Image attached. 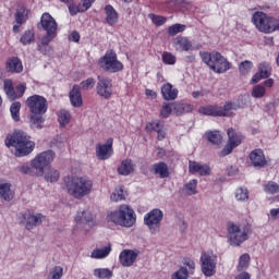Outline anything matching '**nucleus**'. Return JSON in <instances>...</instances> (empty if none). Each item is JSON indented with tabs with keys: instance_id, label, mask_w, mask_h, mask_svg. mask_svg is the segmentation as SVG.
<instances>
[{
	"instance_id": "nucleus-18",
	"label": "nucleus",
	"mask_w": 279,
	"mask_h": 279,
	"mask_svg": "<svg viewBox=\"0 0 279 279\" xmlns=\"http://www.w3.org/2000/svg\"><path fill=\"white\" fill-rule=\"evenodd\" d=\"M75 222L76 226H88V228H93V226H95V218L93 217V213L83 209L77 211Z\"/></svg>"
},
{
	"instance_id": "nucleus-4",
	"label": "nucleus",
	"mask_w": 279,
	"mask_h": 279,
	"mask_svg": "<svg viewBox=\"0 0 279 279\" xmlns=\"http://www.w3.org/2000/svg\"><path fill=\"white\" fill-rule=\"evenodd\" d=\"M108 223L120 226L121 228H132L136 223V213L126 204L120 205L118 209L111 210L107 215Z\"/></svg>"
},
{
	"instance_id": "nucleus-25",
	"label": "nucleus",
	"mask_w": 279,
	"mask_h": 279,
	"mask_svg": "<svg viewBox=\"0 0 279 279\" xmlns=\"http://www.w3.org/2000/svg\"><path fill=\"white\" fill-rule=\"evenodd\" d=\"M7 71L9 73H22L23 72V63L19 57H12L7 60Z\"/></svg>"
},
{
	"instance_id": "nucleus-56",
	"label": "nucleus",
	"mask_w": 279,
	"mask_h": 279,
	"mask_svg": "<svg viewBox=\"0 0 279 279\" xmlns=\"http://www.w3.org/2000/svg\"><path fill=\"white\" fill-rule=\"evenodd\" d=\"M95 84H96L95 78L93 77L86 78L81 83L80 89L82 88V90H92V88H95Z\"/></svg>"
},
{
	"instance_id": "nucleus-30",
	"label": "nucleus",
	"mask_w": 279,
	"mask_h": 279,
	"mask_svg": "<svg viewBox=\"0 0 279 279\" xmlns=\"http://www.w3.org/2000/svg\"><path fill=\"white\" fill-rule=\"evenodd\" d=\"M118 173L120 175H130L131 173H134V163L132 162V159L122 160L118 167Z\"/></svg>"
},
{
	"instance_id": "nucleus-12",
	"label": "nucleus",
	"mask_w": 279,
	"mask_h": 279,
	"mask_svg": "<svg viewBox=\"0 0 279 279\" xmlns=\"http://www.w3.org/2000/svg\"><path fill=\"white\" fill-rule=\"evenodd\" d=\"M272 17L265 14V12L256 11L253 13L252 23L255 25L258 32H263L264 34H269V29L271 27Z\"/></svg>"
},
{
	"instance_id": "nucleus-17",
	"label": "nucleus",
	"mask_w": 279,
	"mask_h": 279,
	"mask_svg": "<svg viewBox=\"0 0 279 279\" xmlns=\"http://www.w3.org/2000/svg\"><path fill=\"white\" fill-rule=\"evenodd\" d=\"M172 45L175 51H179V52L195 51V48L193 47V41H191L189 37L178 36L173 39Z\"/></svg>"
},
{
	"instance_id": "nucleus-33",
	"label": "nucleus",
	"mask_w": 279,
	"mask_h": 279,
	"mask_svg": "<svg viewBox=\"0 0 279 279\" xmlns=\"http://www.w3.org/2000/svg\"><path fill=\"white\" fill-rule=\"evenodd\" d=\"M153 172L161 179L169 178V167L165 162L155 163L153 166Z\"/></svg>"
},
{
	"instance_id": "nucleus-1",
	"label": "nucleus",
	"mask_w": 279,
	"mask_h": 279,
	"mask_svg": "<svg viewBox=\"0 0 279 279\" xmlns=\"http://www.w3.org/2000/svg\"><path fill=\"white\" fill-rule=\"evenodd\" d=\"M63 189L74 199H84L93 193V180L88 177L69 174L63 178Z\"/></svg>"
},
{
	"instance_id": "nucleus-29",
	"label": "nucleus",
	"mask_w": 279,
	"mask_h": 279,
	"mask_svg": "<svg viewBox=\"0 0 279 279\" xmlns=\"http://www.w3.org/2000/svg\"><path fill=\"white\" fill-rule=\"evenodd\" d=\"M0 197H2L4 202H12V199H14V192L12 191V184L0 183Z\"/></svg>"
},
{
	"instance_id": "nucleus-39",
	"label": "nucleus",
	"mask_w": 279,
	"mask_h": 279,
	"mask_svg": "<svg viewBox=\"0 0 279 279\" xmlns=\"http://www.w3.org/2000/svg\"><path fill=\"white\" fill-rule=\"evenodd\" d=\"M250 254L244 253L239 257L236 269L238 271H245L250 267Z\"/></svg>"
},
{
	"instance_id": "nucleus-2",
	"label": "nucleus",
	"mask_w": 279,
	"mask_h": 279,
	"mask_svg": "<svg viewBox=\"0 0 279 279\" xmlns=\"http://www.w3.org/2000/svg\"><path fill=\"white\" fill-rule=\"evenodd\" d=\"M26 106L31 112V128L40 130L43 128V114L49 108L47 98L40 95H33L26 99Z\"/></svg>"
},
{
	"instance_id": "nucleus-45",
	"label": "nucleus",
	"mask_w": 279,
	"mask_h": 279,
	"mask_svg": "<svg viewBox=\"0 0 279 279\" xmlns=\"http://www.w3.org/2000/svg\"><path fill=\"white\" fill-rule=\"evenodd\" d=\"M10 112L13 121H21V102L15 101L10 107Z\"/></svg>"
},
{
	"instance_id": "nucleus-61",
	"label": "nucleus",
	"mask_w": 279,
	"mask_h": 279,
	"mask_svg": "<svg viewBox=\"0 0 279 279\" xmlns=\"http://www.w3.org/2000/svg\"><path fill=\"white\" fill-rule=\"evenodd\" d=\"M183 265H185V267H187L190 269V274L191 271H193L195 269V262L189 258H185L183 260Z\"/></svg>"
},
{
	"instance_id": "nucleus-63",
	"label": "nucleus",
	"mask_w": 279,
	"mask_h": 279,
	"mask_svg": "<svg viewBox=\"0 0 279 279\" xmlns=\"http://www.w3.org/2000/svg\"><path fill=\"white\" fill-rule=\"evenodd\" d=\"M69 39L72 40V43H80V33L75 31L72 32Z\"/></svg>"
},
{
	"instance_id": "nucleus-37",
	"label": "nucleus",
	"mask_w": 279,
	"mask_h": 279,
	"mask_svg": "<svg viewBox=\"0 0 279 279\" xmlns=\"http://www.w3.org/2000/svg\"><path fill=\"white\" fill-rule=\"evenodd\" d=\"M46 182H50L51 184L58 182L60 180V171L54 168H50L47 172H44Z\"/></svg>"
},
{
	"instance_id": "nucleus-49",
	"label": "nucleus",
	"mask_w": 279,
	"mask_h": 279,
	"mask_svg": "<svg viewBox=\"0 0 279 279\" xmlns=\"http://www.w3.org/2000/svg\"><path fill=\"white\" fill-rule=\"evenodd\" d=\"M163 128L165 123L159 120H155L146 125L147 132H151V130H154V132H160Z\"/></svg>"
},
{
	"instance_id": "nucleus-21",
	"label": "nucleus",
	"mask_w": 279,
	"mask_h": 279,
	"mask_svg": "<svg viewBox=\"0 0 279 279\" xmlns=\"http://www.w3.org/2000/svg\"><path fill=\"white\" fill-rule=\"evenodd\" d=\"M189 171L201 175H210V166L197 161H189Z\"/></svg>"
},
{
	"instance_id": "nucleus-20",
	"label": "nucleus",
	"mask_w": 279,
	"mask_h": 279,
	"mask_svg": "<svg viewBox=\"0 0 279 279\" xmlns=\"http://www.w3.org/2000/svg\"><path fill=\"white\" fill-rule=\"evenodd\" d=\"M26 220V230H34V228L43 223V214L27 213L23 215Z\"/></svg>"
},
{
	"instance_id": "nucleus-5",
	"label": "nucleus",
	"mask_w": 279,
	"mask_h": 279,
	"mask_svg": "<svg viewBox=\"0 0 279 279\" xmlns=\"http://www.w3.org/2000/svg\"><path fill=\"white\" fill-rule=\"evenodd\" d=\"M199 57L204 64H207L214 73H226L232 69V63L226 57L217 51L206 52L201 51Z\"/></svg>"
},
{
	"instance_id": "nucleus-38",
	"label": "nucleus",
	"mask_w": 279,
	"mask_h": 279,
	"mask_svg": "<svg viewBox=\"0 0 279 279\" xmlns=\"http://www.w3.org/2000/svg\"><path fill=\"white\" fill-rule=\"evenodd\" d=\"M185 195H197V179L190 180L184 186Z\"/></svg>"
},
{
	"instance_id": "nucleus-27",
	"label": "nucleus",
	"mask_w": 279,
	"mask_h": 279,
	"mask_svg": "<svg viewBox=\"0 0 279 279\" xmlns=\"http://www.w3.org/2000/svg\"><path fill=\"white\" fill-rule=\"evenodd\" d=\"M70 101L74 108H81L82 100V92L80 90V85H74L70 92Z\"/></svg>"
},
{
	"instance_id": "nucleus-40",
	"label": "nucleus",
	"mask_w": 279,
	"mask_h": 279,
	"mask_svg": "<svg viewBox=\"0 0 279 279\" xmlns=\"http://www.w3.org/2000/svg\"><path fill=\"white\" fill-rule=\"evenodd\" d=\"M34 40H36V37L34 34V31H32V29L25 31L20 38V43L22 45H32V43H34Z\"/></svg>"
},
{
	"instance_id": "nucleus-11",
	"label": "nucleus",
	"mask_w": 279,
	"mask_h": 279,
	"mask_svg": "<svg viewBox=\"0 0 279 279\" xmlns=\"http://www.w3.org/2000/svg\"><path fill=\"white\" fill-rule=\"evenodd\" d=\"M228 143L225 148L219 153L221 158L226 156H230V153L234 150V148L239 147L241 143H243V134L235 132L234 129L228 130Z\"/></svg>"
},
{
	"instance_id": "nucleus-62",
	"label": "nucleus",
	"mask_w": 279,
	"mask_h": 279,
	"mask_svg": "<svg viewBox=\"0 0 279 279\" xmlns=\"http://www.w3.org/2000/svg\"><path fill=\"white\" fill-rule=\"evenodd\" d=\"M20 172L24 173L25 175H28V173H32V166H29V165H22L20 167Z\"/></svg>"
},
{
	"instance_id": "nucleus-23",
	"label": "nucleus",
	"mask_w": 279,
	"mask_h": 279,
	"mask_svg": "<svg viewBox=\"0 0 279 279\" xmlns=\"http://www.w3.org/2000/svg\"><path fill=\"white\" fill-rule=\"evenodd\" d=\"M93 3H95V0H82L77 7H75V4H70L69 12L71 16H75V14L80 12H86Z\"/></svg>"
},
{
	"instance_id": "nucleus-13",
	"label": "nucleus",
	"mask_w": 279,
	"mask_h": 279,
	"mask_svg": "<svg viewBox=\"0 0 279 279\" xmlns=\"http://www.w3.org/2000/svg\"><path fill=\"white\" fill-rule=\"evenodd\" d=\"M96 93L102 99H110L112 97V80L108 78V76H98Z\"/></svg>"
},
{
	"instance_id": "nucleus-42",
	"label": "nucleus",
	"mask_w": 279,
	"mask_h": 279,
	"mask_svg": "<svg viewBox=\"0 0 279 279\" xmlns=\"http://www.w3.org/2000/svg\"><path fill=\"white\" fill-rule=\"evenodd\" d=\"M94 276L98 279H110L112 277V270L109 268H96L94 269Z\"/></svg>"
},
{
	"instance_id": "nucleus-15",
	"label": "nucleus",
	"mask_w": 279,
	"mask_h": 279,
	"mask_svg": "<svg viewBox=\"0 0 279 279\" xmlns=\"http://www.w3.org/2000/svg\"><path fill=\"white\" fill-rule=\"evenodd\" d=\"M141 252L136 250H123L119 255V263L122 267H132L136 263Z\"/></svg>"
},
{
	"instance_id": "nucleus-34",
	"label": "nucleus",
	"mask_w": 279,
	"mask_h": 279,
	"mask_svg": "<svg viewBox=\"0 0 279 279\" xmlns=\"http://www.w3.org/2000/svg\"><path fill=\"white\" fill-rule=\"evenodd\" d=\"M201 114H205L206 117H219V106L217 105H209L204 106L198 109Z\"/></svg>"
},
{
	"instance_id": "nucleus-54",
	"label": "nucleus",
	"mask_w": 279,
	"mask_h": 279,
	"mask_svg": "<svg viewBox=\"0 0 279 279\" xmlns=\"http://www.w3.org/2000/svg\"><path fill=\"white\" fill-rule=\"evenodd\" d=\"M161 60L163 64H169V65H173L177 62V58L174 57V54L167 51L162 53Z\"/></svg>"
},
{
	"instance_id": "nucleus-14",
	"label": "nucleus",
	"mask_w": 279,
	"mask_h": 279,
	"mask_svg": "<svg viewBox=\"0 0 279 279\" xmlns=\"http://www.w3.org/2000/svg\"><path fill=\"white\" fill-rule=\"evenodd\" d=\"M113 143L114 140L109 137L105 144L96 145V157L98 160H108L112 158V154H114V150L112 149Z\"/></svg>"
},
{
	"instance_id": "nucleus-28",
	"label": "nucleus",
	"mask_w": 279,
	"mask_h": 279,
	"mask_svg": "<svg viewBox=\"0 0 279 279\" xmlns=\"http://www.w3.org/2000/svg\"><path fill=\"white\" fill-rule=\"evenodd\" d=\"M56 36H58V34L46 33V35L40 39L38 44V50L41 53H49V44L51 40H53V38H56Z\"/></svg>"
},
{
	"instance_id": "nucleus-26",
	"label": "nucleus",
	"mask_w": 279,
	"mask_h": 279,
	"mask_svg": "<svg viewBox=\"0 0 279 279\" xmlns=\"http://www.w3.org/2000/svg\"><path fill=\"white\" fill-rule=\"evenodd\" d=\"M161 94L166 101H173V99H178V89L173 88V85L170 83L162 85Z\"/></svg>"
},
{
	"instance_id": "nucleus-55",
	"label": "nucleus",
	"mask_w": 279,
	"mask_h": 279,
	"mask_svg": "<svg viewBox=\"0 0 279 279\" xmlns=\"http://www.w3.org/2000/svg\"><path fill=\"white\" fill-rule=\"evenodd\" d=\"M148 19H150V21H153L154 25H157V27H160L167 23V17L156 14H149Z\"/></svg>"
},
{
	"instance_id": "nucleus-50",
	"label": "nucleus",
	"mask_w": 279,
	"mask_h": 279,
	"mask_svg": "<svg viewBox=\"0 0 279 279\" xmlns=\"http://www.w3.org/2000/svg\"><path fill=\"white\" fill-rule=\"evenodd\" d=\"M171 279H189V269L182 266L177 270L172 276Z\"/></svg>"
},
{
	"instance_id": "nucleus-43",
	"label": "nucleus",
	"mask_w": 279,
	"mask_h": 279,
	"mask_svg": "<svg viewBox=\"0 0 279 279\" xmlns=\"http://www.w3.org/2000/svg\"><path fill=\"white\" fill-rule=\"evenodd\" d=\"M263 189L267 193V195H276V193H279V184L274 181H269L264 184Z\"/></svg>"
},
{
	"instance_id": "nucleus-35",
	"label": "nucleus",
	"mask_w": 279,
	"mask_h": 279,
	"mask_svg": "<svg viewBox=\"0 0 279 279\" xmlns=\"http://www.w3.org/2000/svg\"><path fill=\"white\" fill-rule=\"evenodd\" d=\"M206 137L211 145H217L218 147L223 141V136H221V133H219V131H209L206 133Z\"/></svg>"
},
{
	"instance_id": "nucleus-6",
	"label": "nucleus",
	"mask_w": 279,
	"mask_h": 279,
	"mask_svg": "<svg viewBox=\"0 0 279 279\" xmlns=\"http://www.w3.org/2000/svg\"><path fill=\"white\" fill-rule=\"evenodd\" d=\"M250 239V229L234 222L227 223V243L231 247H241Z\"/></svg>"
},
{
	"instance_id": "nucleus-47",
	"label": "nucleus",
	"mask_w": 279,
	"mask_h": 279,
	"mask_svg": "<svg viewBox=\"0 0 279 279\" xmlns=\"http://www.w3.org/2000/svg\"><path fill=\"white\" fill-rule=\"evenodd\" d=\"M186 29V25L183 24H173L168 27L169 36H175L177 34H182Z\"/></svg>"
},
{
	"instance_id": "nucleus-8",
	"label": "nucleus",
	"mask_w": 279,
	"mask_h": 279,
	"mask_svg": "<svg viewBox=\"0 0 279 279\" xmlns=\"http://www.w3.org/2000/svg\"><path fill=\"white\" fill-rule=\"evenodd\" d=\"M98 65L107 73H119L123 69V63L119 61L114 50H108L98 61Z\"/></svg>"
},
{
	"instance_id": "nucleus-53",
	"label": "nucleus",
	"mask_w": 279,
	"mask_h": 279,
	"mask_svg": "<svg viewBox=\"0 0 279 279\" xmlns=\"http://www.w3.org/2000/svg\"><path fill=\"white\" fill-rule=\"evenodd\" d=\"M173 112V107H172V104H167V102H163L162 107H161V110H160V116L163 118V119H169L170 114Z\"/></svg>"
},
{
	"instance_id": "nucleus-3",
	"label": "nucleus",
	"mask_w": 279,
	"mask_h": 279,
	"mask_svg": "<svg viewBox=\"0 0 279 279\" xmlns=\"http://www.w3.org/2000/svg\"><path fill=\"white\" fill-rule=\"evenodd\" d=\"M7 147H15V156L23 158L34 151L36 144L29 140L27 133L23 131H15L12 135H8L5 140Z\"/></svg>"
},
{
	"instance_id": "nucleus-52",
	"label": "nucleus",
	"mask_w": 279,
	"mask_h": 279,
	"mask_svg": "<svg viewBox=\"0 0 279 279\" xmlns=\"http://www.w3.org/2000/svg\"><path fill=\"white\" fill-rule=\"evenodd\" d=\"M62 276H64V268L61 266H54L50 270V279H62Z\"/></svg>"
},
{
	"instance_id": "nucleus-51",
	"label": "nucleus",
	"mask_w": 279,
	"mask_h": 279,
	"mask_svg": "<svg viewBox=\"0 0 279 279\" xmlns=\"http://www.w3.org/2000/svg\"><path fill=\"white\" fill-rule=\"evenodd\" d=\"M253 66L254 64L252 63V61H243L239 65V71L241 75H247V73L252 71Z\"/></svg>"
},
{
	"instance_id": "nucleus-9",
	"label": "nucleus",
	"mask_w": 279,
	"mask_h": 279,
	"mask_svg": "<svg viewBox=\"0 0 279 279\" xmlns=\"http://www.w3.org/2000/svg\"><path fill=\"white\" fill-rule=\"evenodd\" d=\"M218 256L213 251L203 252L201 255V269L204 276L210 278L217 274Z\"/></svg>"
},
{
	"instance_id": "nucleus-32",
	"label": "nucleus",
	"mask_w": 279,
	"mask_h": 279,
	"mask_svg": "<svg viewBox=\"0 0 279 279\" xmlns=\"http://www.w3.org/2000/svg\"><path fill=\"white\" fill-rule=\"evenodd\" d=\"M110 252H112V246L110 245L102 248H95L90 253V258H95L96 260H100L101 258H108V256H110Z\"/></svg>"
},
{
	"instance_id": "nucleus-57",
	"label": "nucleus",
	"mask_w": 279,
	"mask_h": 279,
	"mask_svg": "<svg viewBox=\"0 0 279 279\" xmlns=\"http://www.w3.org/2000/svg\"><path fill=\"white\" fill-rule=\"evenodd\" d=\"M271 71V66H269L268 62H263L259 64V74L260 77H269V73Z\"/></svg>"
},
{
	"instance_id": "nucleus-41",
	"label": "nucleus",
	"mask_w": 279,
	"mask_h": 279,
	"mask_svg": "<svg viewBox=\"0 0 279 279\" xmlns=\"http://www.w3.org/2000/svg\"><path fill=\"white\" fill-rule=\"evenodd\" d=\"M58 121L61 128L69 125V123L71 122V113H69V111L64 109L60 110L58 113Z\"/></svg>"
},
{
	"instance_id": "nucleus-16",
	"label": "nucleus",
	"mask_w": 279,
	"mask_h": 279,
	"mask_svg": "<svg viewBox=\"0 0 279 279\" xmlns=\"http://www.w3.org/2000/svg\"><path fill=\"white\" fill-rule=\"evenodd\" d=\"M38 27H41L46 34H58V22H56V19L49 13L41 15Z\"/></svg>"
},
{
	"instance_id": "nucleus-46",
	"label": "nucleus",
	"mask_w": 279,
	"mask_h": 279,
	"mask_svg": "<svg viewBox=\"0 0 279 279\" xmlns=\"http://www.w3.org/2000/svg\"><path fill=\"white\" fill-rule=\"evenodd\" d=\"M125 195H128V192H124L123 187H117L110 196L111 202H121L125 199Z\"/></svg>"
},
{
	"instance_id": "nucleus-19",
	"label": "nucleus",
	"mask_w": 279,
	"mask_h": 279,
	"mask_svg": "<svg viewBox=\"0 0 279 279\" xmlns=\"http://www.w3.org/2000/svg\"><path fill=\"white\" fill-rule=\"evenodd\" d=\"M251 163L255 167V169H263L267 165V159L265 158V153L263 149L257 148L251 151L248 155Z\"/></svg>"
},
{
	"instance_id": "nucleus-24",
	"label": "nucleus",
	"mask_w": 279,
	"mask_h": 279,
	"mask_svg": "<svg viewBox=\"0 0 279 279\" xmlns=\"http://www.w3.org/2000/svg\"><path fill=\"white\" fill-rule=\"evenodd\" d=\"M14 19L16 25H24V23H27V20L29 19V10H27L23 4L17 5Z\"/></svg>"
},
{
	"instance_id": "nucleus-36",
	"label": "nucleus",
	"mask_w": 279,
	"mask_h": 279,
	"mask_svg": "<svg viewBox=\"0 0 279 279\" xmlns=\"http://www.w3.org/2000/svg\"><path fill=\"white\" fill-rule=\"evenodd\" d=\"M4 93L11 101H14V99H16V90L14 89V85L12 84V80L10 78L4 80Z\"/></svg>"
},
{
	"instance_id": "nucleus-64",
	"label": "nucleus",
	"mask_w": 279,
	"mask_h": 279,
	"mask_svg": "<svg viewBox=\"0 0 279 279\" xmlns=\"http://www.w3.org/2000/svg\"><path fill=\"white\" fill-rule=\"evenodd\" d=\"M145 95L148 99H156L158 97V94L151 89H146Z\"/></svg>"
},
{
	"instance_id": "nucleus-22",
	"label": "nucleus",
	"mask_w": 279,
	"mask_h": 279,
	"mask_svg": "<svg viewBox=\"0 0 279 279\" xmlns=\"http://www.w3.org/2000/svg\"><path fill=\"white\" fill-rule=\"evenodd\" d=\"M105 14H106L105 21L108 25L112 26L119 23V13L114 9V7H112L111 4H107L105 7Z\"/></svg>"
},
{
	"instance_id": "nucleus-10",
	"label": "nucleus",
	"mask_w": 279,
	"mask_h": 279,
	"mask_svg": "<svg viewBox=\"0 0 279 279\" xmlns=\"http://www.w3.org/2000/svg\"><path fill=\"white\" fill-rule=\"evenodd\" d=\"M165 217L161 209L155 208L144 216V223L147 226L150 234H158L160 232V225Z\"/></svg>"
},
{
	"instance_id": "nucleus-44",
	"label": "nucleus",
	"mask_w": 279,
	"mask_h": 279,
	"mask_svg": "<svg viewBox=\"0 0 279 279\" xmlns=\"http://www.w3.org/2000/svg\"><path fill=\"white\" fill-rule=\"evenodd\" d=\"M235 199L238 202H247L250 199V191L246 187H239L235 191Z\"/></svg>"
},
{
	"instance_id": "nucleus-48",
	"label": "nucleus",
	"mask_w": 279,
	"mask_h": 279,
	"mask_svg": "<svg viewBox=\"0 0 279 279\" xmlns=\"http://www.w3.org/2000/svg\"><path fill=\"white\" fill-rule=\"evenodd\" d=\"M267 89L263 85H255L252 89V97L255 99L263 98L264 95H266Z\"/></svg>"
},
{
	"instance_id": "nucleus-59",
	"label": "nucleus",
	"mask_w": 279,
	"mask_h": 279,
	"mask_svg": "<svg viewBox=\"0 0 279 279\" xmlns=\"http://www.w3.org/2000/svg\"><path fill=\"white\" fill-rule=\"evenodd\" d=\"M274 32H279V20L276 17H272L270 22V29L268 31V34H274Z\"/></svg>"
},
{
	"instance_id": "nucleus-7",
	"label": "nucleus",
	"mask_w": 279,
	"mask_h": 279,
	"mask_svg": "<svg viewBox=\"0 0 279 279\" xmlns=\"http://www.w3.org/2000/svg\"><path fill=\"white\" fill-rule=\"evenodd\" d=\"M56 159V153L53 150H45L35 156L31 161L32 169H35L36 175L38 178H43L45 175V169L53 162Z\"/></svg>"
},
{
	"instance_id": "nucleus-60",
	"label": "nucleus",
	"mask_w": 279,
	"mask_h": 279,
	"mask_svg": "<svg viewBox=\"0 0 279 279\" xmlns=\"http://www.w3.org/2000/svg\"><path fill=\"white\" fill-rule=\"evenodd\" d=\"M172 112L179 117V114H182L184 112V105L182 104H172Z\"/></svg>"
},
{
	"instance_id": "nucleus-58",
	"label": "nucleus",
	"mask_w": 279,
	"mask_h": 279,
	"mask_svg": "<svg viewBox=\"0 0 279 279\" xmlns=\"http://www.w3.org/2000/svg\"><path fill=\"white\" fill-rule=\"evenodd\" d=\"M27 90V84L21 83L15 87V99H21L25 92Z\"/></svg>"
},
{
	"instance_id": "nucleus-31",
	"label": "nucleus",
	"mask_w": 279,
	"mask_h": 279,
	"mask_svg": "<svg viewBox=\"0 0 279 279\" xmlns=\"http://www.w3.org/2000/svg\"><path fill=\"white\" fill-rule=\"evenodd\" d=\"M238 108L239 107L232 102H227L223 107L218 106V117H232Z\"/></svg>"
}]
</instances>
